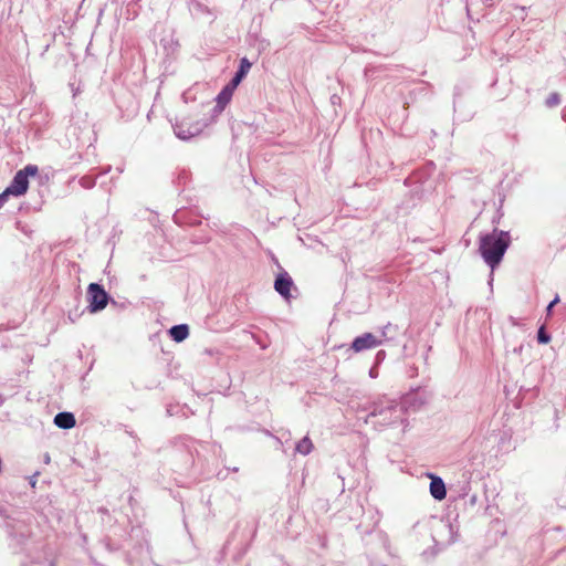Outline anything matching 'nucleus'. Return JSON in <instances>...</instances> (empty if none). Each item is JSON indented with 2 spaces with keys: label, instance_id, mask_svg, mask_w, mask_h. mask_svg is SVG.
Instances as JSON below:
<instances>
[{
  "label": "nucleus",
  "instance_id": "f257e3e1",
  "mask_svg": "<svg viewBox=\"0 0 566 566\" xmlns=\"http://www.w3.org/2000/svg\"><path fill=\"white\" fill-rule=\"evenodd\" d=\"M365 410L368 411L365 418L367 424L377 430H384L397 423L402 424V432L409 427L408 417L403 415V407L396 399L386 396L371 401Z\"/></svg>",
  "mask_w": 566,
  "mask_h": 566
},
{
  "label": "nucleus",
  "instance_id": "f03ea898",
  "mask_svg": "<svg viewBox=\"0 0 566 566\" xmlns=\"http://www.w3.org/2000/svg\"><path fill=\"white\" fill-rule=\"evenodd\" d=\"M510 243L511 237L507 231L494 229L490 233L480 235L479 251L484 262L493 270L503 260Z\"/></svg>",
  "mask_w": 566,
  "mask_h": 566
},
{
  "label": "nucleus",
  "instance_id": "7ed1b4c3",
  "mask_svg": "<svg viewBox=\"0 0 566 566\" xmlns=\"http://www.w3.org/2000/svg\"><path fill=\"white\" fill-rule=\"evenodd\" d=\"M38 166L29 164L15 172L7 188L12 193V196L20 197L24 195L29 188V177H34L38 175Z\"/></svg>",
  "mask_w": 566,
  "mask_h": 566
},
{
  "label": "nucleus",
  "instance_id": "20e7f679",
  "mask_svg": "<svg viewBox=\"0 0 566 566\" xmlns=\"http://www.w3.org/2000/svg\"><path fill=\"white\" fill-rule=\"evenodd\" d=\"M86 298L88 302V311L91 313H97L106 307L111 297L103 285L91 283L87 287Z\"/></svg>",
  "mask_w": 566,
  "mask_h": 566
},
{
  "label": "nucleus",
  "instance_id": "39448f33",
  "mask_svg": "<svg viewBox=\"0 0 566 566\" xmlns=\"http://www.w3.org/2000/svg\"><path fill=\"white\" fill-rule=\"evenodd\" d=\"M429 399L428 394L424 390H413L406 396H403L399 403L403 407V415L407 416L408 412L419 411L424 405H427Z\"/></svg>",
  "mask_w": 566,
  "mask_h": 566
},
{
  "label": "nucleus",
  "instance_id": "423d86ee",
  "mask_svg": "<svg viewBox=\"0 0 566 566\" xmlns=\"http://www.w3.org/2000/svg\"><path fill=\"white\" fill-rule=\"evenodd\" d=\"M295 289L294 282L291 275L286 271L280 272L274 281V290L285 300L290 301L292 298L291 290Z\"/></svg>",
  "mask_w": 566,
  "mask_h": 566
},
{
  "label": "nucleus",
  "instance_id": "0eeeda50",
  "mask_svg": "<svg viewBox=\"0 0 566 566\" xmlns=\"http://www.w3.org/2000/svg\"><path fill=\"white\" fill-rule=\"evenodd\" d=\"M382 344V339H379L371 333H364L360 336H357L353 343L350 348L355 353H360L363 350L371 349L378 347Z\"/></svg>",
  "mask_w": 566,
  "mask_h": 566
},
{
  "label": "nucleus",
  "instance_id": "6e6552de",
  "mask_svg": "<svg viewBox=\"0 0 566 566\" xmlns=\"http://www.w3.org/2000/svg\"><path fill=\"white\" fill-rule=\"evenodd\" d=\"M174 130L179 139L187 140L199 135L202 130V125L200 123L189 124L181 122L175 126Z\"/></svg>",
  "mask_w": 566,
  "mask_h": 566
},
{
  "label": "nucleus",
  "instance_id": "1a4fd4ad",
  "mask_svg": "<svg viewBox=\"0 0 566 566\" xmlns=\"http://www.w3.org/2000/svg\"><path fill=\"white\" fill-rule=\"evenodd\" d=\"M234 87H231L230 84H227L221 91L220 93L217 95L216 97V106L213 108V112L216 114H220L223 112V109L226 108V106L230 103L231 98H232V95H233V92H234Z\"/></svg>",
  "mask_w": 566,
  "mask_h": 566
},
{
  "label": "nucleus",
  "instance_id": "9d476101",
  "mask_svg": "<svg viewBox=\"0 0 566 566\" xmlns=\"http://www.w3.org/2000/svg\"><path fill=\"white\" fill-rule=\"evenodd\" d=\"M252 64L247 57H242L240 60V65L238 71L235 72L234 76L231 78V81L228 83L231 87L237 88V86L241 83V81L245 77L248 72L250 71Z\"/></svg>",
  "mask_w": 566,
  "mask_h": 566
},
{
  "label": "nucleus",
  "instance_id": "9b49d317",
  "mask_svg": "<svg viewBox=\"0 0 566 566\" xmlns=\"http://www.w3.org/2000/svg\"><path fill=\"white\" fill-rule=\"evenodd\" d=\"M426 476L431 480L429 485L430 495H447L444 481L440 476L429 472L426 473Z\"/></svg>",
  "mask_w": 566,
  "mask_h": 566
},
{
  "label": "nucleus",
  "instance_id": "f8f14e48",
  "mask_svg": "<svg viewBox=\"0 0 566 566\" xmlns=\"http://www.w3.org/2000/svg\"><path fill=\"white\" fill-rule=\"evenodd\" d=\"M75 423V417L72 412L62 411L54 417V424L61 429H71Z\"/></svg>",
  "mask_w": 566,
  "mask_h": 566
},
{
  "label": "nucleus",
  "instance_id": "ddd939ff",
  "mask_svg": "<svg viewBox=\"0 0 566 566\" xmlns=\"http://www.w3.org/2000/svg\"><path fill=\"white\" fill-rule=\"evenodd\" d=\"M169 335L175 342L181 343L189 336V327L187 324L174 325L169 329Z\"/></svg>",
  "mask_w": 566,
  "mask_h": 566
},
{
  "label": "nucleus",
  "instance_id": "4468645a",
  "mask_svg": "<svg viewBox=\"0 0 566 566\" xmlns=\"http://www.w3.org/2000/svg\"><path fill=\"white\" fill-rule=\"evenodd\" d=\"M314 449V444L312 440L306 436L302 438L295 446V452L307 455L310 454Z\"/></svg>",
  "mask_w": 566,
  "mask_h": 566
},
{
  "label": "nucleus",
  "instance_id": "2eb2a0df",
  "mask_svg": "<svg viewBox=\"0 0 566 566\" xmlns=\"http://www.w3.org/2000/svg\"><path fill=\"white\" fill-rule=\"evenodd\" d=\"M398 326L394 325L391 323H387L385 326L381 327V339L384 342L394 340L398 335Z\"/></svg>",
  "mask_w": 566,
  "mask_h": 566
},
{
  "label": "nucleus",
  "instance_id": "dca6fc26",
  "mask_svg": "<svg viewBox=\"0 0 566 566\" xmlns=\"http://www.w3.org/2000/svg\"><path fill=\"white\" fill-rule=\"evenodd\" d=\"M560 104V95L557 92L551 93L545 99V105L548 108L556 107Z\"/></svg>",
  "mask_w": 566,
  "mask_h": 566
},
{
  "label": "nucleus",
  "instance_id": "f3484780",
  "mask_svg": "<svg viewBox=\"0 0 566 566\" xmlns=\"http://www.w3.org/2000/svg\"><path fill=\"white\" fill-rule=\"evenodd\" d=\"M537 342L539 344H548L551 342V335L547 333L545 326H541L537 331Z\"/></svg>",
  "mask_w": 566,
  "mask_h": 566
},
{
  "label": "nucleus",
  "instance_id": "a211bd4d",
  "mask_svg": "<svg viewBox=\"0 0 566 566\" xmlns=\"http://www.w3.org/2000/svg\"><path fill=\"white\" fill-rule=\"evenodd\" d=\"M80 184L84 188H92L95 185V180L91 177H83L81 178Z\"/></svg>",
  "mask_w": 566,
  "mask_h": 566
},
{
  "label": "nucleus",
  "instance_id": "6ab92c4d",
  "mask_svg": "<svg viewBox=\"0 0 566 566\" xmlns=\"http://www.w3.org/2000/svg\"><path fill=\"white\" fill-rule=\"evenodd\" d=\"M12 196V193L9 191L8 188H6L1 193H0V209L3 207V205L7 202L8 198Z\"/></svg>",
  "mask_w": 566,
  "mask_h": 566
},
{
  "label": "nucleus",
  "instance_id": "aec40b11",
  "mask_svg": "<svg viewBox=\"0 0 566 566\" xmlns=\"http://www.w3.org/2000/svg\"><path fill=\"white\" fill-rule=\"evenodd\" d=\"M559 302V296L556 295L555 298L547 305L546 307V311H547V314L549 315L552 310L554 308V306Z\"/></svg>",
  "mask_w": 566,
  "mask_h": 566
},
{
  "label": "nucleus",
  "instance_id": "412c9836",
  "mask_svg": "<svg viewBox=\"0 0 566 566\" xmlns=\"http://www.w3.org/2000/svg\"><path fill=\"white\" fill-rule=\"evenodd\" d=\"M382 356H385V352L384 350H380L377 353V357L378 358H382Z\"/></svg>",
  "mask_w": 566,
  "mask_h": 566
},
{
  "label": "nucleus",
  "instance_id": "4be33fe9",
  "mask_svg": "<svg viewBox=\"0 0 566 566\" xmlns=\"http://www.w3.org/2000/svg\"><path fill=\"white\" fill-rule=\"evenodd\" d=\"M382 356H385V352L384 350H380L377 353V357L378 358H382Z\"/></svg>",
  "mask_w": 566,
  "mask_h": 566
},
{
  "label": "nucleus",
  "instance_id": "5701e85b",
  "mask_svg": "<svg viewBox=\"0 0 566 566\" xmlns=\"http://www.w3.org/2000/svg\"><path fill=\"white\" fill-rule=\"evenodd\" d=\"M35 475H36V474H34V475L30 479V483H31V485H32V486H34V484H35V480H34V479H35Z\"/></svg>",
  "mask_w": 566,
  "mask_h": 566
},
{
  "label": "nucleus",
  "instance_id": "b1692460",
  "mask_svg": "<svg viewBox=\"0 0 566 566\" xmlns=\"http://www.w3.org/2000/svg\"><path fill=\"white\" fill-rule=\"evenodd\" d=\"M44 461H46V462H49V461H50L49 455H46V457L44 458Z\"/></svg>",
  "mask_w": 566,
  "mask_h": 566
},
{
  "label": "nucleus",
  "instance_id": "393cba45",
  "mask_svg": "<svg viewBox=\"0 0 566 566\" xmlns=\"http://www.w3.org/2000/svg\"><path fill=\"white\" fill-rule=\"evenodd\" d=\"M182 177V179H186V175L185 172H182V175H180V178Z\"/></svg>",
  "mask_w": 566,
  "mask_h": 566
}]
</instances>
